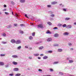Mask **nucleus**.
Returning <instances> with one entry per match:
<instances>
[{
  "mask_svg": "<svg viewBox=\"0 0 76 76\" xmlns=\"http://www.w3.org/2000/svg\"><path fill=\"white\" fill-rule=\"evenodd\" d=\"M12 57L13 58H18V56H17L16 55H12Z\"/></svg>",
  "mask_w": 76,
  "mask_h": 76,
  "instance_id": "6",
  "label": "nucleus"
},
{
  "mask_svg": "<svg viewBox=\"0 0 76 76\" xmlns=\"http://www.w3.org/2000/svg\"><path fill=\"white\" fill-rule=\"evenodd\" d=\"M20 3H24L25 2V0H20Z\"/></svg>",
  "mask_w": 76,
  "mask_h": 76,
  "instance_id": "15",
  "label": "nucleus"
},
{
  "mask_svg": "<svg viewBox=\"0 0 76 76\" xmlns=\"http://www.w3.org/2000/svg\"><path fill=\"white\" fill-rule=\"evenodd\" d=\"M38 58V59H41V57H39Z\"/></svg>",
  "mask_w": 76,
  "mask_h": 76,
  "instance_id": "52",
  "label": "nucleus"
},
{
  "mask_svg": "<svg viewBox=\"0 0 76 76\" xmlns=\"http://www.w3.org/2000/svg\"><path fill=\"white\" fill-rule=\"evenodd\" d=\"M64 35H67V33H64L63 34Z\"/></svg>",
  "mask_w": 76,
  "mask_h": 76,
  "instance_id": "28",
  "label": "nucleus"
},
{
  "mask_svg": "<svg viewBox=\"0 0 76 76\" xmlns=\"http://www.w3.org/2000/svg\"><path fill=\"white\" fill-rule=\"evenodd\" d=\"M21 43V41L19 40H17L16 41H15V43L16 44H19Z\"/></svg>",
  "mask_w": 76,
  "mask_h": 76,
  "instance_id": "1",
  "label": "nucleus"
},
{
  "mask_svg": "<svg viewBox=\"0 0 76 76\" xmlns=\"http://www.w3.org/2000/svg\"><path fill=\"white\" fill-rule=\"evenodd\" d=\"M37 26L38 28H43V26L42 24L38 25H37Z\"/></svg>",
  "mask_w": 76,
  "mask_h": 76,
  "instance_id": "3",
  "label": "nucleus"
},
{
  "mask_svg": "<svg viewBox=\"0 0 76 76\" xmlns=\"http://www.w3.org/2000/svg\"><path fill=\"white\" fill-rule=\"evenodd\" d=\"M69 33H67V35H69Z\"/></svg>",
  "mask_w": 76,
  "mask_h": 76,
  "instance_id": "58",
  "label": "nucleus"
},
{
  "mask_svg": "<svg viewBox=\"0 0 76 76\" xmlns=\"http://www.w3.org/2000/svg\"><path fill=\"white\" fill-rule=\"evenodd\" d=\"M34 56H38L39 54H34Z\"/></svg>",
  "mask_w": 76,
  "mask_h": 76,
  "instance_id": "20",
  "label": "nucleus"
},
{
  "mask_svg": "<svg viewBox=\"0 0 76 76\" xmlns=\"http://www.w3.org/2000/svg\"><path fill=\"white\" fill-rule=\"evenodd\" d=\"M59 74L60 75H63V73L62 72H59Z\"/></svg>",
  "mask_w": 76,
  "mask_h": 76,
  "instance_id": "32",
  "label": "nucleus"
},
{
  "mask_svg": "<svg viewBox=\"0 0 76 76\" xmlns=\"http://www.w3.org/2000/svg\"><path fill=\"white\" fill-rule=\"evenodd\" d=\"M48 53H53V51L51 50H49L48 51Z\"/></svg>",
  "mask_w": 76,
  "mask_h": 76,
  "instance_id": "23",
  "label": "nucleus"
},
{
  "mask_svg": "<svg viewBox=\"0 0 76 76\" xmlns=\"http://www.w3.org/2000/svg\"><path fill=\"white\" fill-rule=\"evenodd\" d=\"M53 29H57V27H54Z\"/></svg>",
  "mask_w": 76,
  "mask_h": 76,
  "instance_id": "35",
  "label": "nucleus"
},
{
  "mask_svg": "<svg viewBox=\"0 0 76 76\" xmlns=\"http://www.w3.org/2000/svg\"><path fill=\"white\" fill-rule=\"evenodd\" d=\"M69 63H73V60H69Z\"/></svg>",
  "mask_w": 76,
  "mask_h": 76,
  "instance_id": "27",
  "label": "nucleus"
},
{
  "mask_svg": "<svg viewBox=\"0 0 76 76\" xmlns=\"http://www.w3.org/2000/svg\"><path fill=\"white\" fill-rule=\"evenodd\" d=\"M62 4H59L60 6H61Z\"/></svg>",
  "mask_w": 76,
  "mask_h": 76,
  "instance_id": "61",
  "label": "nucleus"
},
{
  "mask_svg": "<svg viewBox=\"0 0 76 76\" xmlns=\"http://www.w3.org/2000/svg\"><path fill=\"white\" fill-rule=\"evenodd\" d=\"M48 7H51V6L50 5H48Z\"/></svg>",
  "mask_w": 76,
  "mask_h": 76,
  "instance_id": "39",
  "label": "nucleus"
},
{
  "mask_svg": "<svg viewBox=\"0 0 76 76\" xmlns=\"http://www.w3.org/2000/svg\"><path fill=\"white\" fill-rule=\"evenodd\" d=\"M21 75V74L20 73H18L15 75V76H19Z\"/></svg>",
  "mask_w": 76,
  "mask_h": 76,
  "instance_id": "14",
  "label": "nucleus"
},
{
  "mask_svg": "<svg viewBox=\"0 0 76 76\" xmlns=\"http://www.w3.org/2000/svg\"><path fill=\"white\" fill-rule=\"evenodd\" d=\"M12 43H15L16 42V41L14 39H12L10 41Z\"/></svg>",
  "mask_w": 76,
  "mask_h": 76,
  "instance_id": "2",
  "label": "nucleus"
},
{
  "mask_svg": "<svg viewBox=\"0 0 76 76\" xmlns=\"http://www.w3.org/2000/svg\"><path fill=\"white\" fill-rule=\"evenodd\" d=\"M43 59H47L48 58V57L47 56H44L43 57Z\"/></svg>",
  "mask_w": 76,
  "mask_h": 76,
  "instance_id": "17",
  "label": "nucleus"
},
{
  "mask_svg": "<svg viewBox=\"0 0 76 76\" xmlns=\"http://www.w3.org/2000/svg\"><path fill=\"white\" fill-rule=\"evenodd\" d=\"M57 63H58V62H55L53 64H57Z\"/></svg>",
  "mask_w": 76,
  "mask_h": 76,
  "instance_id": "31",
  "label": "nucleus"
},
{
  "mask_svg": "<svg viewBox=\"0 0 76 76\" xmlns=\"http://www.w3.org/2000/svg\"><path fill=\"white\" fill-rule=\"evenodd\" d=\"M50 72H53V69H50Z\"/></svg>",
  "mask_w": 76,
  "mask_h": 76,
  "instance_id": "38",
  "label": "nucleus"
},
{
  "mask_svg": "<svg viewBox=\"0 0 76 76\" xmlns=\"http://www.w3.org/2000/svg\"><path fill=\"white\" fill-rule=\"evenodd\" d=\"M74 24L75 25H76V23H74Z\"/></svg>",
  "mask_w": 76,
  "mask_h": 76,
  "instance_id": "57",
  "label": "nucleus"
},
{
  "mask_svg": "<svg viewBox=\"0 0 76 76\" xmlns=\"http://www.w3.org/2000/svg\"><path fill=\"white\" fill-rule=\"evenodd\" d=\"M4 7H6V5H4Z\"/></svg>",
  "mask_w": 76,
  "mask_h": 76,
  "instance_id": "51",
  "label": "nucleus"
},
{
  "mask_svg": "<svg viewBox=\"0 0 76 76\" xmlns=\"http://www.w3.org/2000/svg\"><path fill=\"white\" fill-rule=\"evenodd\" d=\"M39 72H42V69H39Z\"/></svg>",
  "mask_w": 76,
  "mask_h": 76,
  "instance_id": "41",
  "label": "nucleus"
},
{
  "mask_svg": "<svg viewBox=\"0 0 76 76\" xmlns=\"http://www.w3.org/2000/svg\"><path fill=\"white\" fill-rule=\"evenodd\" d=\"M67 28H72V26H71V25H68L67 26Z\"/></svg>",
  "mask_w": 76,
  "mask_h": 76,
  "instance_id": "18",
  "label": "nucleus"
},
{
  "mask_svg": "<svg viewBox=\"0 0 76 76\" xmlns=\"http://www.w3.org/2000/svg\"><path fill=\"white\" fill-rule=\"evenodd\" d=\"M12 64H13L14 65H17V64H18V62L15 61H13L12 62Z\"/></svg>",
  "mask_w": 76,
  "mask_h": 76,
  "instance_id": "5",
  "label": "nucleus"
},
{
  "mask_svg": "<svg viewBox=\"0 0 76 76\" xmlns=\"http://www.w3.org/2000/svg\"><path fill=\"white\" fill-rule=\"evenodd\" d=\"M20 48H21V46H19L17 48L18 50H20Z\"/></svg>",
  "mask_w": 76,
  "mask_h": 76,
  "instance_id": "22",
  "label": "nucleus"
},
{
  "mask_svg": "<svg viewBox=\"0 0 76 76\" xmlns=\"http://www.w3.org/2000/svg\"><path fill=\"white\" fill-rule=\"evenodd\" d=\"M2 36L3 37H6V34L4 33H3V34H2Z\"/></svg>",
  "mask_w": 76,
  "mask_h": 76,
  "instance_id": "26",
  "label": "nucleus"
},
{
  "mask_svg": "<svg viewBox=\"0 0 76 76\" xmlns=\"http://www.w3.org/2000/svg\"><path fill=\"white\" fill-rule=\"evenodd\" d=\"M29 50H32V48H28Z\"/></svg>",
  "mask_w": 76,
  "mask_h": 76,
  "instance_id": "44",
  "label": "nucleus"
},
{
  "mask_svg": "<svg viewBox=\"0 0 76 76\" xmlns=\"http://www.w3.org/2000/svg\"><path fill=\"white\" fill-rule=\"evenodd\" d=\"M63 51V50L61 49H58V52H62Z\"/></svg>",
  "mask_w": 76,
  "mask_h": 76,
  "instance_id": "4",
  "label": "nucleus"
},
{
  "mask_svg": "<svg viewBox=\"0 0 76 76\" xmlns=\"http://www.w3.org/2000/svg\"><path fill=\"white\" fill-rule=\"evenodd\" d=\"M54 47H57V46H58V45L57 44L56 45H54Z\"/></svg>",
  "mask_w": 76,
  "mask_h": 76,
  "instance_id": "30",
  "label": "nucleus"
},
{
  "mask_svg": "<svg viewBox=\"0 0 76 76\" xmlns=\"http://www.w3.org/2000/svg\"><path fill=\"white\" fill-rule=\"evenodd\" d=\"M0 56L1 57H2V56H5V55L4 54H1Z\"/></svg>",
  "mask_w": 76,
  "mask_h": 76,
  "instance_id": "29",
  "label": "nucleus"
},
{
  "mask_svg": "<svg viewBox=\"0 0 76 76\" xmlns=\"http://www.w3.org/2000/svg\"><path fill=\"white\" fill-rule=\"evenodd\" d=\"M70 50H73V48H71L70 49Z\"/></svg>",
  "mask_w": 76,
  "mask_h": 76,
  "instance_id": "55",
  "label": "nucleus"
},
{
  "mask_svg": "<svg viewBox=\"0 0 76 76\" xmlns=\"http://www.w3.org/2000/svg\"><path fill=\"white\" fill-rule=\"evenodd\" d=\"M25 16L26 18H28V17L27 16V15L26 14L25 15Z\"/></svg>",
  "mask_w": 76,
  "mask_h": 76,
  "instance_id": "36",
  "label": "nucleus"
},
{
  "mask_svg": "<svg viewBox=\"0 0 76 76\" xmlns=\"http://www.w3.org/2000/svg\"><path fill=\"white\" fill-rule=\"evenodd\" d=\"M47 34H51V33L50 31L49 30H48L46 32Z\"/></svg>",
  "mask_w": 76,
  "mask_h": 76,
  "instance_id": "16",
  "label": "nucleus"
},
{
  "mask_svg": "<svg viewBox=\"0 0 76 76\" xmlns=\"http://www.w3.org/2000/svg\"><path fill=\"white\" fill-rule=\"evenodd\" d=\"M62 26L64 28V27H66V24H64Z\"/></svg>",
  "mask_w": 76,
  "mask_h": 76,
  "instance_id": "25",
  "label": "nucleus"
},
{
  "mask_svg": "<svg viewBox=\"0 0 76 76\" xmlns=\"http://www.w3.org/2000/svg\"><path fill=\"white\" fill-rule=\"evenodd\" d=\"M5 10H6V9H5L3 10V11H5Z\"/></svg>",
  "mask_w": 76,
  "mask_h": 76,
  "instance_id": "53",
  "label": "nucleus"
},
{
  "mask_svg": "<svg viewBox=\"0 0 76 76\" xmlns=\"http://www.w3.org/2000/svg\"><path fill=\"white\" fill-rule=\"evenodd\" d=\"M54 36L55 37H58V34H54Z\"/></svg>",
  "mask_w": 76,
  "mask_h": 76,
  "instance_id": "11",
  "label": "nucleus"
},
{
  "mask_svg": "<svg viewBox=\"0 0 76 76\" xmlns=\"http://www.w3.org/2000/svg\"><path fill=\"white\" fill-rule=\"evenodd\" d=\"M40 56H44V54H41L40 55Z\"/></svg>",
  "mask_w": 76,
  "mask_h": 76,
  "instance_id": "49",
  "label": "nucleus"
},
{
  "mask_svg": "<svg viewBox=\"0 0 76 76\" xmlns=\"http://www.w3.org/2000/svg\"><path fill=\"white\" fill-rule=\"evenodd\" d=\"M12 15H13V12H12Z\"/></svg>",
  "mask_w": 76,
  "mask_h": 76,
  "instance_id": "59",
  "label": "nucleus"
},
{
  "mask_svg": "<svg viewBox=\"0 0 76 76\" xmlns=\"http://www.w3.org/2000/svg\"><path fill=\"white\" fill-rule=\"evenodd\" d=\"M47 24L49 25H51V23L50 22H48L47 23Z\"/></svg>",
  "mask_w": 76,
  "mask_h": 76,
  "instance_id": "19",
  "label": "nucleus"
},
{
  "mask_svg": "<svg viewBox=\"0 0 76 76\" xmlns=\"http://www.w3.org/2000/svg\"><path fill=\"white\" fill-rule=\"evenodd\" d=\"M51 16H52V17H54V15L52 14V15H51Z\"/></svg>",
  "mask_w": 76,
  "mask_h": 76,
  "instance_id": "43",
  "label": "nucleus"
},
{
  "mask_svg": "<svg viewBox=\"0 0 76 76\" xmlns=\"http://www.w3.org/2000/svg\"><path fill=\"white\" fill-rule=\"evenodd\" d=\"M2 44H6L7 43V42H2Z\"/></svg>",
  "mask_w": 76,
  "mask_h": 76,
  "instance_id": "21",
  "label": "nucleus"
},
{
  "mask_svg": "<svg viewBox=\"0 0 76 76\" xmlns=\"http://www.w3.org/2000/svg\"><path fill=\"white\" fill-rule=\"evenodd\" d=\"M28 58H29L30 59H32V57H31V56H29L28 57Z\"/></svg>",
  "mask_w": 76,
  "mask_h": 76,
  "instance_id": "37",
  "label": "nucleus"
},
{
  "mask_svg": "<svg viewBox=\"0 0 76 76\" xmlns=\"http://www.w3.org/2000/svg\"><path fill=\"white\" fill-rule=\"evenodd\" d=\"M20 26H23V24H21L20 25Z\"/></svg>",
  "mask_w": 76,
  "mask_h": 76,
  "instance_id": "54",
  "label": "nucleus"
},
{
  "mask_svg": "<svg viewBox=\"0 0 76 76\" xmlns=\"http://www.w3.org/2000/svg\"><path fill=\"white\" fill-rule=\"evenodd\" d=\"M9 27H8V28H11L12 27V26H9Z\"/></svg>",
  "mask_w": 76,
  "mask_h": 76,
  "instance_id": "40",
  "label": "nucleus"
},
{
  "mask_svg": "<svg viewBox=\"0 0 76 76\" xmlns=\"http://www.w3.org/2000/svg\"><path fill=\"white\" fill-rule=\"evenodd\" d=\"M69 45H72V43H69L68 44Z\"/></svg>",
  "mask_w": 76,
  "mask_h": 76,
  "instance_id": "34",
  "label": "nucleus"
},
{
  "mask_svg": "<svg viewBox=\"0 0 76 76\" xmlns=\"http://www.w3.org/2000/svg\"><path fill=\"white\" fill-rule=\"evenodd\" d=\"M51 4H57V2L54 1L51 3Z\"/></svg>",
  "mask_w": 76,
  "mask_h": 76,
  "instance_id": "9",
  "label": "nucleus"
},
{
  "mask_svg": "<svg viewBox=\"0 0 76 76\" xmlns=\"http://www.w3.org/2000/svg\"><path fill=\"white\" fill-rule=\"evenodd\" d=\"M37 44H39V43H37Z\"/></svg>",
  "mask_w": 76,
  "mask_h": 76,
  "instance_id": "63",
  "label": "nucleus"
},
{
  "mask_svg": "<svg viewBox=\"0 0 76 76\" xmlns=\"http://www.w3.org/2000/svg\"><path fill=\"white\" fill-rule=\"evenodd\" d=\"M14 70L16 71H18V70H19V69L18 68H15L14 69Z\"/></svg>",
  "mask_w": 76,
  "mask_h": 76,
  "instance_id": "8",
  "label": "nucleus"
},
{
  "mask_svg": "<svg viewBox=\"0 0 76 76\" xmlns=\"http://www.w3.org/2000/svg\"><path fill=\"white\" fill-rule=\"evenodd\" d=\"M44 48V47L43 46H41L39 48V50H42V49H43Z\"/></svg>",
  "mask_w": 76,
  "mask_h": 76,
  "instance_id": "12",
  "label": "nucleus"
},
{
  "mask_svg": "<svg viewBox=\"0 0 76 76\" xmlns=\"http://www.w3.org/2000/svg\"><path fill=\"white\" fill-rule=\"evenodd\" d=\"M1 12H0V15H1Z\"/></svg>",
  "mask_w": 76,
  "mask_h": 76,
  "instance_id": "62",
  "label": "nucleus"
},
{
  "mask_svg": "<svg viewBox=\"0 0 76 76\" xmlns=\"http://www.w3.org/2000/svg\"><path fill=\"white\" fill-rule=\"evenodd\" d=\"M51 40H52V39H51V38H49L48 39L47 41L49 42L50 41H51Z\"/></svg>",
  "mask_w": 76,
  "mask_h": 76,
  "instance_id": "7",
  "label": "nucleus"
},
{
  "mask_svg": "<svg viewBox=\"0 0 76 76\" xmlns=\"http://www.w3.org/2000/svg\"><path fill=\"white\" fill-rule=\"evenodd\" d=\"M29 38L30 40H32L33 39V37L32 36H30Z\"/></svg>",
  "mask_w": 76,
  "mask_h": 76,
  "instance_id": "13",
  "label": "nucleus"
},
{
  "mask_svg": "<svg viewBox=\"0 0 76 76\" xmlns=\"http://www.w3.org/2000/svg\"><path fill=\"white\" fill-rule=\"evenodd\" d=\"M14 26H17V23H15L14 24Z\"/></svg>",
  "mask_w": 76,
  "mask_h": 76,
  "instance_id": "42",
  "label": "nucleus"
},
{
  "mask_svg": "<svg viewBox=\"0 0 76 76\" xmlns=\"http://www.w3.org/2000/svg\"><path fill=\"white\" fill-rule=\"evenodd\" d=\"M16 16H18V14H16Z\"/></svg>",
  "mask_w": 76,
  "mask_h": 76,
  "instance_id": "56",
  "label": "nucleus"
},
{
  "mask_svg": "<svg viewBox=\"0 0 76 76\" xmlns=\"http://www.w3.org/2000/svg\"><path fill=\"white\" fill-rule=\"evenodd\" d=\"M63 10H64V11L66 12V9H64Z\"/></svg>",
  "mask_w": 76,
  "mask_h": 76,
  "instance_id": "48",
  "label": "nucleus"
},
{
  "mask_svg": "<svg viewBox=\"0 0 76 76\" xmlns=\"http://www.w3.org/2000/svg\"><path fill=\"white\" fill-rule=\"evenodd\" d=\"M0 65L1 66H3L4 65V63L1 62H0Z\"/></svg>",
  "mask_w": 76,
  "mask_h": 76,
  "instance_id": "10",
  "label": "nucleus"
},
{
  "mask_svg": "<svg viewBox=\"0 0 76 76\" xmlns=\"http://www.w3.org/2000/svg\"><path fill=\"white\" fill-rule=\"evenodd\" d=\"M4 13H5V14H6L7 15H9V13H8V12H5Z\"/></svg>",
  "mask_w": 76,
  "mask_h": 76,
  "instance_id": "33",
  "label": "nucleus"
},
{
  "mask_svg": "<svg viewBox=\"0 0 76 76\" xmlns=\"http://www.w3.org/2000/svg\"><path fill=\"white\" fill-rule=\"evenodd\" d=\"M21 76H25L23 75H21Z\"/></svg>",
  "mask_w": 76,
  "mask_h": 76,
  "instance_id": "60",
  "label": "nucleus"
},
{
  "mask_svg": "<svg viewBox=\"0 0 76 76\" xmlns=\"http://www.w3.org/2000/svg\"><path fill=\"white\" fill-rule=\"evenodd\" d=\"M20 32V34H23V31H21Z\"/></svg>",
  "mask_w": 76,
  "mask_h": 76,
  "instance_id": "46",
  "label": "nucleus"
},
{
  "mask_svg": "<svg viewBox=\"0 0 76 76\" xmlns=\"http://www.w3.org/2000/svg\"><path fill=\"white\" fill-rule=\"evenodd\" d=\"M69 19H70V18H67V20H69Z\"/></svg>",
  "mask_w": 76,
  "mask_h": 76,
  "instance_id": "45",
  "label": "nucleus"
},
{
  "mask_svg": "<svg viewBox=\"0 0 76 76\" xmlns=\"http://www.w3.org/2000/svg\"><path fill=\"white\" fill-rule=\"evenodd\" d=\"M32 36H34L35 35V32H34L33 33H32Z\"/></svg>",
  "mask_w": 76,
  "mask_h": 76,
  "instance_id": "24",
  "label": "nucleus"
},
{
  "mask_svg": "<svg viewBox=\"0 0 76 76\" xmlns=\"http://www.w3.org/2000/svg\"><path fill=\"white\" fill-rule=\"evenodd\" d=\"M9 75H10V76H13V74H9Z\"/></svg>",
  "mask_w": 76,
  "mask_h": 76,
  "instance_id": "47",
  "label": "nucleus"
},
{
  "mask_svg": "<svg viewBox=\"0 0 76 76\" xmlns=\"http://www.w3.org/2000/svg\"><path fill=\"white\" fill-rule=\"evenodd\" d=\"M25 48H28V47L27 46H26L25 47Z\"/></svg>",
  "mask_w": 76,
  "mask_h": 76,
  "instance_id": "50",
  "label": "nucleus"
}]
</instances>
